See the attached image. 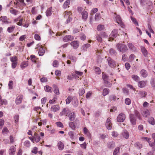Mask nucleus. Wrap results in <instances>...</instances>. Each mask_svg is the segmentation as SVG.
<instances>
[{"label":"nucleus","instance_id":"4","mask_svg":"<svg viewBox=\"0 0 155 155\" xmlns=\"http://www.w3.org/2000/svg\"><path fill=\"white\" fill-rule=\"evenodd\" d=\"M118 33V29H115L113 30L110 35V37L108 39V41H113L114 38H116L117 36Z\"/></svg>","mask_w":155,"mask_h":155},{"label":"nucleus","instance_id":"18","mask_svg":"<svg viewBox=\"0 0 155 155\" xmlns=\"http://www.w3.org/2000/svg\"><path fill=\"white\" fill-rule=\"evenodd\" d=\"M9 11L11 13L15 15L18 14V10H17L12 7H11L9 8Z\"/></svg>","mask_w":155,"mask_h":155},{"label":"nucleus","instance_id":"32","mask_svg":"<svg viewBox=\"0 0 155 155\" xmlns=\"http://www.w3.org/2000/svg\"><path fill=\"white\" fill-rule=\"evenodd\" d=\"M110 90L108 88H104L102 94L104 96H105L109 93Z\"/></svg>","mask_w":155,"mask_h":155},{"label":"nucleus","instance_id":"16","mask_svg":"<svg viewBox=\"0 0 155 155\" xmlns=\"http://www.w3.org/2000/svg\"><path fill=\"white\" fill-rule=\"evenodd\" d=\"M147 82V81H140L138 83V86L140 88H143L146 85Z\"/></svg>","mask_w":155,"mask_h":155},{"label":"nucleus","instance_id":"20","mask_svg":"<svg viewBox=\"0 0 155 155\" xmlns=\"http://www.w3.org/2000/svg\"><path fill=\"white\" fill-rule=\"evenodd\" d=\"M81 15L82 19L85 20H86L88 16L87 12L86 11H83L82 12Z\"/></svg>","mask_w":155,"mask_h":155},{"label":"nucleus","instance_id":"42","mask_svg":"<svg viewBox=\"0 0 155 155\" xmlns=\"http://www.w3.org/2000/svg\"><path fill=\"white\" fill-rule=\"evenodd\" d=\"M51 7L47 10L46 12V15L48 16H50L51 15Z\"/></svg>","mask_w":155,"mask_h":155},{"label":"nucleus","instance_id":"14","mask_svg":"<svg viewBox=\"0 0 155 155\" xmlns=\"http://www.w3.org/2000/svg\"><path fill=\"white\" fill-rule=\"evenodd\" d=\"M69 120L71 121H74L76 117V116L74 112H72L69 114L68 115Z\"/></svg>","mask_w":155,"mask_h":155},{"label":"nucleus","instance_id":"3","mask_svg":"<svg viewBox=\"0 0 155 155\" xmlns=\"http://www.w3.org/2000/svg\"><path fill=\"white\" fill-rule=\"evenodd\" d=\"M116 47L117 49L119 51L122 53L125 52L128 50L127 47L126 45L120 43L117 44Z\"/></svg>","mask_w":155,"mask_h":155},{"label":"nucleus","instance_id":"11","mask_svg":"<svg viewBox=\"0 0 155 155\" xmlns=\"http://www.w3.org/2000/svg\"><path fill=\"white\" fill-rule=\"evenodd\" d=\"M106 126L107 129L109 130L111 129L112 124L110 121V119L109 118L107 119L106 123Z\"/></svg>","mask_w":155,"mask_h":155},{"label":"nucleus","instance_id":"58","mask_svg":"<svg viewBox=\"0 0 155 155\" xmlns=\"http://www.w3.org/2000/svg\"><path fill=\"white\" fill-rule=\"evenodd\" d=\"M38 148L36 147H34L31 150V152L34 154H36L38 152Z\"/></svg>","mask_w":155,"mask_h":155},{"label":"nucleus","instance_id":"50","mask_svg":"<svg viewBox=\"0 0 155 155\" xmlns=\"http://www.w3.org/2000/svg\"><path fill=\"white\" fill-rule=\"evenodd\" d=\"M41 108L38 107H35L34 108V110L36 111L37 113L38 112L39 114L41 113Z\"/></svg>","mask_w":155,"mask_h":155},{"label":"nucleus","instance_id":"12","mask_svg":"<svg viewBox=\"0 0 155 155\" xmlns=\"http://www.w3.org/2000/svg\"><path fill=\"white\" fill-rule=\"evenodd\" d=\"M74 39L73 36L71 35H66L63 38V41L64 42H68L69 41H72Z\"/></svg>","mask_w":155,"mask_h":155},{"label":"nucleus","instance_id":"45","mask_svg":"<svg viewBox=\"0 0 155 155\" xmlns=\"http://www.w3.org/2000/svg\"><path fill=\"white\" fill-rule=\"evenodd\" d=\"M91 45L89 44H86L83 45L82 47V49L84 51L87 50V48L89 47Z\"/></svg>","mask_w":155,"mask_h":155},{"label":"nucleus","instance_id":"40","mask_svg":"<svg viewBox=\"0 0 155 155\" xmlns=\"http://www.w3.org/2000/svg\"><path fill=\"white\" fill-rule=\"evenodd\" d=\"M135 58H136V57L135 56V55L134 54H130L128 58V61L130 62H132L134 60Z\"/></svg>","mask_w":155,"mask_h":155},{"label":"nucleus","instance_id":"47","mask_svg":"<svg viewBox=\"0 0 155 155\" xmlns=\"http://www.w3.org/2000/svg\"><path fill=\"white\" fill-rule=\"evenodd\" d=\"M104 28V25H98L97 27V29L98 31H101L103 30Z\"/></svg>","mask_w":155,"mask_h":155},{"label":"nucleus","instance_id":"57","mask_svg":"<svg viewBox=\"0 0 155 155\" xmlns=\"http://www.w3.org/2000/svg\"><path fill=\"white\" fill-rule=\"evenodd\" d=\"M7 103V102L6 100H2L0 101V106H2L3 105H6Z\"/></svg>","mask_w":155,"mask_h":155},{"label":"nucleus","instance_id":"28","mask_svg":"<svg viewBox=\"0 0 155 155\" xmlns=\"http://www.w3.org/2000/svg\"><path fill=\"white\" fill-rule=\"evenodd\" d=\"M122 134L123 137L126 139H127L129 137V134L126 130H123Z\"/></svg>","mask_w":155,"mask_h":155},{"label":"nucleus","instance_id":"41","mask_svg":"<svg viewBox=\"0 0 155 155\" xmlns=\"http://www.w3.org/2000/svg\"><path fill=\"white\" fill-rule=\"evenodd\" d=\"M79 37L80 39L83 41L85 40L86 38L85 35L83 33H81L79 35Z\"/></svg>","mask_w":155,"mask_h":155},{"label":"nucleus","instance_id":"13","mask_svg":"<svg viewBox=\"0 0 155 155\" xmlns=\"http://www.w3.org/2000/svg\"><path fill=\"white\" fill-rule=\"evenodd\" d=\"M70 44L74 49H77L78 48L79 44L78 41H74L71 42Z\"/></svg>","mask_w":155,"mask_h":155},{"label":"nucleus","instance_id":"64","mask_svg":"<svg viewBox=\"0 0 155 155\" xmlns=\"http://www.w3.org/2000/svg\"><path fill=\"white\" fill-rule=\"evenodd\" d=\"M149 145L152 147H155V139L154 140L153 142H149Z\"/></svg>","mask_w":155,"mask_h":155},{"label":"nucleus","instance_id":"1","mask_svg":"<svg viewBox=\"0 0 155 155\" xmlns=\"http://www.w3.org/2000/svg\"><path fill=\"white\" fill-rule=\"evenodd\" d=\"M102 78L104 85L106 87H110L112 85V83L113 82V80L114 78L112 77H109L104 72L102 73Z\"/></svg>","mask_w":155,"mask_h":155},{"label":"nucleus","instance_id":"23","mask_svg":"<svg viewBox=\"0 0 155 155\" xmlns=\"http://www.w3.org/2000/svg\"><path fill=\"white\" fill-rule=\"evenodd\" d=\"M142 114L143 117H147L150 115V112L148 110L146 109L143 111Z\"/></svg>","mask_w":155,"mask_h":155},{"label":"nucleus","instance_id":"25","mask_svg":"<svg viewBox=\"0 0 155 155\" xmlns=\"http://www.w3.org/2000/svg\"><path fill=\"white\" fill-rule=\"evenodd\" d=\"M58 146L59 149L61 150L64 148V145L63 143L61 141H59L58 143Z\"/></svg>","mask_w":155,"mask_h":155},{"label":"nucleus","instance_id":"60","mask_svg":"<svg viewBox=\"0 0 155 155\" xmlns=\"http://www.w3.org/2000/svg\"><path fill=\"white\" fill-rule=\"evenodd\" d=\"M68 135L71 139H73L74 138V134L73 131H69L68 132Z\"/></svg>","mask_w":155,"mask_h":155},{"label":"nucleus","instance_id":"62","mask_svg":"<svg viewBox=\"0 0 155 155\" xmlns=\"http://www.w3.org/2000/svg\"><path fill=\"white\" fill-rule=\"evenodd\" d=\"M58 62L56 60L54 61L53 63V65L54 67H57L58 66Z\"/></svg>","mask_w":155,"mask_h":155},{"label":"nucleus","instance_id":"56","mask_svg":"<svg viewBox=\"0 0 155 155\" xmlns=\"http://www.w3.org/2000/svg\"><path fill=\"white\" fill-rule=\"evenodd\" d=\"M115 64V62L113 61H111V62H109V63H108L109 66L111 68L116 67V66H114Z\"/></svg>","mask_w":155,"mask_h":155},{"label":"nucleus","instance_id":"54","mask_svg":"<svg viewBox=\"0 0 155 155\" xmlns=\"http://www.w3.org/2000/svg\"><path fill=\"white\" fill-rule=\"evenodd\" d=\"M72 99V98L70 96L68 97L67 98L66 100V104H69L71 102Z\"/></svg>","mask_w":155,"mask_h":155},{"label":"nucleus","instance_id":"43","mask_svg":"<svg viewBox=\"0 0 155 155\" xmlns=\"http://www.w3.org/2000/svg\"><path fill=\"white\" fill-rule=\"evenodd\" d=\"M101 18V14L100 13H97L95 15V21H98Z\"/></svg>","mask_w":155,"mask_h":155},{"label":"nucleus","instance_id":"9","mask_svg":"<svg viewBox=\"0 0 155 155\" xmlns=\"http://www.w3.org/2000/svg\"><path fill=\"white\" fill-rule=\"evenodd\" d=\"M130 120L131 123L133 125L136 124V119L134 114H131L130 115Z\"/></svg>","mask_w":155,"mask_h":155},{"label":"nucleus","instance_id":"24","mask_svg":"<svg viewBox=\"0 0 155 155\" xmlns=\"http://www.w3.org/2000/svg\"><path fill=\"white\" fill-rule=\"evenodd\" d=\"M70 113V111L68 109L64 108L63 109L61 112V114L62 115H66V116H67V115L69 114Z\"/></svg>","mask_w":155,"mask_h":155},{"label":"nucleus","instance_id":"53","mask_svg":"<svg viewBox=\"0 0 155 155\" xmlns=\"http://www.w3.org/2000/svg\"><path fill=\"white\" fill-rule=\"evenodd\" d=\"M5 121L3 119H0V129H1L4 124Z\"/></svg>","mask_w":155,"mask_h":155},{"label":"nucleus","instance_id":"29","mask_svg":"<svg viewBox=\"0 0 155 155\" xmlns=\"http://www.w3.org/2000/svg\"><path fill=\"white\" fill-rule=\"evenodd\" d=\"M148 121L149 123L152 125L155 124V120L154 118L153 117H150L148 119Z\"/></svg>","mask_w":155,"mask_h":155},{"label":"nucleus","instance_id":"35","mask_svg":"<svg viewBox=\"0 0 155 155\" xmlns=\"http://www.w3.org/2000/svg\"><path fill=\"white\" fill-rule=\"evenodd\" d=\"M28 65V62L27 61H24L21 64V68H25Z\"/></svg>","mask_w":155,"mask_h":155},{"label":"nucleus","instance_id":"38","mask_svg":"<svg viewBox=\"0 0 155 155\" xmlns=\"http://www.w3.org/2000/svg\"><path fill=\"white\" fill-rule=\"evenodd\" d=\"M134 146L137 149H140L142 147V144L139 142H136L134 144Z\"/></svg>","mask_w":155,"mask_h":155},{"label":"nucleus","instance_id":"30","mask_svg":"<svg viewBox=\"0 0 155 155\" xmlns=\"http://www.w3.org/2000/svg\"><path fill=\"white\" fill-rule=\"evenodd\" d=\"M83 131L84 134L87 135L89 137H90L91 134L86 127H84V128Z\"/></svg>","mask_w":155,"mask_h":155},{"label":"nucleus","instance_id":"46","mask_svg":"<svg viewBox=\"0 0 155 155\" xmlns=\"http://www.w3.org/2000/svg\"><path fill=\"white\" fill-rule=\"evenodd\" d=\"M15 28V26H12L8 28L7 31L9 33L12 32L14 30Z\"/></svg>","mask_w":155,"mask_h":155},{"label":"nucleus","instance_id":"2","mask_svg":"<svg viewBox=\"0 0 155 155\" xmlns=\"http://www.w3.org/2000/svg\"><path fill=\"white\" fill-rule=\"evenodd\" d=\"M44 136V134L43 132H41L39 130L34 133V137L35 138V141L36 143L38 142L40 140L43 138Z\"/></svg>","mask_w":155,"mask_h":155},{"label":"nucleus","instance_id":"5","mask_svg":"<svg viewBox=\"0 0 155 155\" xmlns=\"http://www.w3.org/2000/svg\"><path fill=\"white\" fill-rule=\"evenodd\" d=\"M10 60L12 62V68H15L17 64L18 58L15 56L11 57Z\"/></svg>","mask_w":155,"mask_h":155},{"label":"nucleus","instance_id":"27","mask_svg":"<svg viewBox=\"0 0 155 155\" xmlns=\"http://www.w3.org/2000/svg\"><path fill=\"white\" fill-rule=\"evenodd\" d=\"M53 87L54 89V92L55 94L57 95H59V89L57 86L55 84H54L53 85Z\"/></svg>","mask_w":155,"mask_h":155},{"label":"nucleus","instance_id":"8","mask_svg":"<svg viewBox=\"0 0 155 155\" xmlns=\"http://www.w3.org/2000/svg\"><path fill=\"white\" fill-rule=\"evenodd\" d=\"M16 146H12L10 147L8 150V153L10 155H14L15 153L16 150Z\"/></svg>","mask_w":155,"mask_h":155},{"label":"nucleus","instance_id":"7","mask_svg":"<svg viewBox=\"0 0 155 155\" xmlns=\"http://www.w3.org/2000/svg\"><path fill=\"white\" fill-rule=\"evenodd\" d=\"M126 118L125 114L123 113H121L119 114L117 118V120L119 122H123Z\"/></svg>","mask_w":155,"mask_h":155},{"label":"nucleus","instance_id":"49","mask_svg":"<svg viewBox=\"0 0 155 155\" xmlns=\"http://www.w3.org/2000/svg\"><path fill=\"white\" fill-rule=\"evenodd\" d=\"M85 93V90L84 88H81L79 89V95L80 96L82 95Z\"/></svg>","mask_w":155,"mask_h":155},{"label":"nucleus","instance_id":"51","mask_svg":"<svg viewBox=\"0 0 155 155\" xmlns=\"http://www.w3.org/2000/svg\"><path fill=\"white\" fill-rule=\"evenodd\" d=\"M120 148L119 147L116 148L113 152V155H117L118 153L119 152Z\"/></svg>","mask_w":155,"mask_h":155},{"label":"nucleus","instance_id":"52","mask_svg":"<svg viewBox=\"0 0 155 155\" xmlns=\"http://www.w3.org/2000/svg\"><path fill=\"white\" fill-rule=\"evenodd\" d=\"M97 40L99 42L101 43L102 40L101 36L100 35H97L96 36Z\"/></svg>","mask_w":155,"mask_h":155},{"label":"nucleus","instance_id":"19","mask_svg":"<svg viewBox=\"0 0 155 155\" xmlns=\"http://www.w3.org/2000/svg\"><path fill=\"white\" fill-rule=\"evenodd\" d=\"M45 47L43 46L40 47L38 52L40 56H42L44 54L45 52Z\"/></svg>","mask_w":155,"mask_h":155},{"label":"nucleus","instance_id":"15","mask_svg":"<svg viewBox=\"0 0 155 155\" xmlns=\"http://www.w3.org/2000/svg\"><path fill=\"white\" fill-rule=\"evenodd\" d=\"M140 49L143 54L145 57H147L148 54V52L145 47L143 46H141Z\"/></svg>","mask_w":155,"mask_h":155},{"label":"nucleus","instance_id":"26","mask_svg":"<svg viewBox=\"0 0 155 155\" xmlns=\"http://www.w3.org/2000/svg\"><path fill=\"white\" fill-rule=\"evenodd\" d=\"M70 4V0H67L64 3L63 7L65 9L67 8H69V5Z\"/></svg>","mask_w":155,"mask_h":155},{"label":"nucleus","instance_id":"44","mask_svg":"<svg viewBox=\"0 0 155 155\" xmlns=\"http://www.w3.org/2000/svg\"><path fill=\"white\" fill-rule=\"evenodd\" d=\"M135 115L140 120L141 119V117L139 112L137 110H134Z\"/></svg>","mask_w":155,"mask_h":155},{"label":"nucleus","instance_id":"17","mask_svg":"<svg viewBox=\"0 0 155 155\" xmlns=\"http://www.w3.org/2000/svg\"><path fill=\"white\" fill-rule=\"evenodd\" d=\"M23 96L22 95L18 96L15 100V103L17 104H20L22 100Z\"/></svg>","mask_w":155,"mask_h":155},{"label":"nucleus","instance_id":"31","mask_svg":"<svg viewBox=\"0 0 155 155\" xmlns=\"http://www.w3.org/2000/svg\"><path fill=\"white\" fill-rule=\"evenodd\" d=\"M140 73L142 76L143 77L145 78L147 75V73L146 70L144 69H142L140 71Z\"/></svg>","mask_w":155,"mask_h":155},{"label":"nucleus","instance_id":"22","mask_svg":"<svg viewBox=\"0 0 155 155\" xmlns=\"http://www.w3.org/2000/svg\"><path fill=\"white\" fill-rule=\"evenodd\" d=\"M139 97L141 98L146 97L147 95V93L145 91H140L138 93Z\"/></svg>","mask_w":155,"mask_h":155},{"label":"nucleus","instance_id":"36","mask_svg":"<svg viewBox=\"0 0 155 155\" xmlns=\"http://www.w3.org/2000/svg\"><path fill=\"white\" fill-rule=\"evenodd\" d=\"M131 77L134 80L137 82L140 79L139 77L136 75H132Z\"/></svg>","mask_w":155,"mask_h":155},{"label":"nucleus","instance_id":"10","mask_svg":"<svg viewBox=\"0 0 155 155\" xmlns=\"http://www.w3.org/2000/svg\"><path fill=\"white\" fill-rule=\"evenodd\" d=\"M116 21L118 23V24L121 26L122 27L124 25L123 23L121 18L119 15H117L115 17Z\"/></svg>","mask_w":155,"mask_h":155},{"label":"nucleus","instance_id":"6","mask_svg":"<svg viewBox=\"0 0 155 155\" xmlns=\"http://www.w3.org/2000/svg\"><path fill=\"white\" fill-rule=\"evenodd\" d=\"M83 74V72L75 71L72 74V75L75 79H78L79 76H82Z\"/></svg>","mask_w":155,"mask_h":155},{"label":"nucleus","instance_id":"21","mask_svg":"<svg viewBox=\"0 0 155 155\" xmlns=\"http://www.w3.org/2000/svg\"><path fill=\"white\" fill-rule=\"evenodd\" d=\"M60 107L58 105H55L52 106L51 108V110L53 112H56L58 111Z\"/></svg>","mask_w":155,"mask_h":155},{"label":"nucleus","instance_id":"63","mask_svg":"<svg viewBox=\"0 0 155 155\" xmlns=\"http://www.w3.org/2000/svg\"><path fill=\"white\" fill-rule=\"evenodd\" d=\"M56 125L58 127H63V125L62 123L61 122H58L56 123Z\"/></svg>","mask_w":155,"mask_h":155},{"label":"nucleus","instance_id":"55","mask_svg":"<svg viewBox=\"0 0 155 155\" xmlns=\"http://www.w3.org/2000/svg\"><path fill=\"white\" fill-rule=\"evenodd\" d=\"M8 132L9 130L7 127H5L3 128L2 130V133L3 134H7L8 133Z\"/></svg>","mask_w":155,"mask_h":155},{"label":"nucleus","instance_id":"39","mask_svg":"<svg viewBox=\"0 0 155 155\" xmlns=\"http://www.w3.org/2000/svg\"><path fill=\"white\" fill-rule=\"evenodd\" d=\"M109 99L110 101H115L117 99V97L114 95H111L109 96Z\"/></svg>","mask_w":155,"mask_h":155},{"label":"nucleus","instance_id":"59","mask_svg":"<svg viewBox=\"0 0 155 155\" xmlns=\"http://www.w3.org/2000/svg\"><path fill=\"white\" fill-rule=\"evenodd\" d=\"M31 143L29 140L25 141L24 142V145L27 147H29L30 146Z\"/></svg>","mask_w":155,"mask_h":155},{"label":"nucleus","instance_id":"48","mask_svg":"<svg viewBox=\"0 0 155 155\" xmlns=\"http://www.w3.org/2000/svg\"><path fill=\"white\" fill-rule=\"evenodd\" d=\"M128 46L130 49L134 51L135 50V48L132 43H129L128 44Z\"/></svg>","mask_w":155,"mask_h":155},{"label":"nucleus","instance_id":"61","mask_svg":"<svg viewBox=\"0 0 155 155\" xmlns=\"http://www.w3.org/2000/svg\"><path fill=\"white\" fill-rule=\"evenodd\" d=\"M125 103L127 105H130L131 104L130 99L129 98H126L125 100Z\"/></svg>","mask_w":155,"mask_h":155},{"label":"nucleus","instance_id":"33","mask_svg":"<svg viewBox=\"0 0 155 155\" xmlns=\"http://www.w3.org/2000/svg\"><path fill=\"white\" fill-rule=\"evenodd\" d=\"M0 18V21L2 22L5 23H7L8 22V18L6 16H1Z\"/></svg>","mask_w":155,"mask_h":155},{"label":"nucleus","instance_id":"37","mask_svg":"<svg viewBox=\"0 0 155 155\" xmlns=\"http://www.w3.org/2000/svg\"><path fill=\"white\" fill-rule=\"evenodd\" d=\"M69 127L71 128L72 130H75V129L76 127L74 124L73 122H70L69 123Z\"/></svg>","mask_w":155,"mask_h":155},{"label":"nucleus","instance_id":"34","mask_svg":"<svg viewBox=\"0 0 155 155\" xmlns=\"http://www.w3.org/2000/svg\"><path fill=\"white\" fill-rule=\"evenodd\" d=\"M44 89L45 91L47 92H51L52 91L51 87L48 85L45 87Z\"/></svg>","mask_w":155,"mask_h":155}]
</instances>
